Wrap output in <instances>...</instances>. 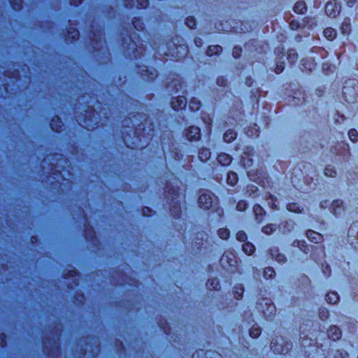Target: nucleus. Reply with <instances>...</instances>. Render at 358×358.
Instances as JSON below:
<instances>
[{"label": "nucleus", "mask_w": 358, "mask_h": 358, "mask_svg": "<svg viewBox=\"0 0 358 358\" xmlns=\"http://www.w3.org/2000/svg\"><path fill=\"white\" fill-rule=\"evenodd\" d=\"M232 157L227 153H220L217 156L218 162L222 166H227L231 162Z\"/></svg>", "instance_id": "10"}, {"label": "nucleus", "mask_w": 358, "mask_h": 358, "mask_svg": "<svg viewBox=\"0 0 358 358\" xmlns=\"http://www.w3.org/2000/svg\"><path fill=\"white\" fill-rule=\"evenodd\" d=\"M87 121L88 120H85V122H84V125H83V126L85 127L88 130L93 129H94V124H88Z\"/></svg>", "instance_id": "43"}, {"label": "nucleus", "mask_w": 358, "mask_h": 358, "mask_svg": "<svg viewBox=\"0 0 358 358\" xmlns=\"http://www.w3.org/2000/svg\"><path fill=\"white\" fill-rule=\"evenodd\" d=\"M81 1H82V0H70L71 4H73L75 6L78 5L80 3H81Z\"/></svg>", "instance_id": "48"}, {"label": "nucleus", "mask_w": 358, "mask_h": 358, "mask_svg": "<svg viewBox=\"0 0 358 358\" xmlns=\"http://www.w3.org/2000/svg\"><path fill=\"white\" fill-rule=\"evenodd\" d=\"M236 238L239 241L243 242L247 239V235L244 231H240L237 233Z\"/></svg>", "instance_id": "35"}, {"label": "nucleus", "mask_w": 358, "mask_h": 358, "mask_svg": "<svg viewBox=\"0 0 358 358\" xmlns=\"http://www.w3.org/2000/svg\"><path fill=\"white\" fill-rule=\"evenodd\" d=\"M276 230V227L273 224H269L263 227L262 232L265 234H272Z\"/></svg>", "instance_id": "20"}, {"label": "nucleus", "mask_w": 358, "mask_h": 358, "mask_svg": "<svg viewBox=\"0 0 358 358\" xmlns=\"http://www.w3.org/2000/svg\"><path fill=\"white\" fill-rule=\"evenodd\" d=\"M247 204L245 201H239L236 206V208L239 211H243L245 210Z\"/></svg>", "instance_id": "36"}, {"label": "nucleus", "mask_w": 358, "mask_h": 358, "mask_svg": "<svg viewBox=\"0 0 358 358\" xmlns=\"http://www.w3.org/2000/svg\"><path fill=\"white\" fill-rule=\"evenodd\" d=\"M210 157V152L207 148H203L199 151V158L201 161H207Z\"/></svg>", "instance_id": "18"}, {"label": "nucleus", "mask_w": 358, "mask_h": 358, "mask_svg": "<svg viewBox=\"0 0 358 358\" xmlns=\"http://www.w3.org/2000/svg\"><path fill=\"white\" fill-rule=\"evenodd\" d=\"M243 292V288H241V292H236L235 293V297L236 299H240L242 296Z\"/></svg>", "instance_id": "47"}, {"label": "nucleus", "mask_w": 358, "mask_h": 358, "mask_svg": "<svg viewBox=\"0 0 358 358\" xmlns=\"http://www.w3.org/2000/svg\"><path fill=\"white\" fill-rule=\"evenodd\" d=\"M185 24L189 29H194L196 24V20L194 17L189 16L187 17Z\"/></svg>", "instance_id": "27"}, {"label": "nucleus", "mask_w": 358, "mask_h": 358, "mask_svg": "<svg viewBox=\"0 0 358 358\" xmlns=\"http://www.w3.org/2000/svg\"><path fill=\"white\" fill-rule=\"evenodd\" d=\"M150 209L148 208H147L146 209H143V214L144 215H146V211H149Z\"/></svg>", "instance_id": "54"}, {"label": "nucleus", "mask_w": 358, "mask_h": 358, "mask_svg": "<svg viewBox=\"0 0 358 358\" xmlns=\"http://www.w3.org/2000/svg\"><path fill=\"white\" fill-rule=\"evenodd\" d=\"M215 201L214 195L211 192H206L201 194L198 203L201 208L207 210L213 206Z\"/></svg>", "instance_id": "1"}, {"label": "nucleus", "mask_w": 358, "mask_h": 358, "mask_svg": "<svg viewBox=\"0 0 358 358\" xmlns=\"http://www.w3.org/2000/svg\"><path fill=\"white\" fill-rule=\"evenodd\" d=\"M325 12L331 17H335L338 13L336 6L332 2H328L325 6Z\"/></svg>", "instance_id": "6"}, {"label": "nucleus", "mask_w": 358, "mask_h": 358, "mask_svg": "<svg viewBox=\"0 0 358 358\" xmlns=\"http://www.w3.org/2000/svg\"><path fill=\"white\" fill-rule=\"evenodd\" d=\"M324 36L329 41H332L336 36V31L334 29L328 27L324 30Z\"/></svg>", "instance_id": "14"}, {"label": "nucleus", "mask_w": 358, "mask_h": 358, "mask_svg": "<svg viewBox=\"0 0 358 358\" xmlns=\"http://www.w3.org/2000/svg\"><path fill=\"white\" fill-rule=\"evenodd\" d=\"M133 25L134 27L137 29V30H140L141 29H143L141 24V22L139 20H134L133 21Z\"/></svg>", "instance_id": "40"}, {"label": "nucleus", "mask_w": 358, "mask_h": 358, "mask_svg": "<svg viewBox=\"0 0 358 358\" xmlns=\"http://www.w3.org/2000/svg\"><path fill=\"white\" fill-rule=\"evenodd\" d=\"M236 134L232 129L227 131L224 133V136H223L224 141H226L227 143L231 142L233 140H234L236 138Z\"/></svg>", "instance_id": "15"}, {"label": "nucleus", "mask_w": 358, "mask_h": 358, "mask_svg": "<svg viewBox=\"0 0 358 358\" xmlns=\"http://www.w3.org/2000/svg\"><path fill=\"white\" fill-rule=\"evenodd\" d=\"M217 83L219 85L222 86L225 85L226 80L223 78H220L217 79Z\"/></svg>", "instance_id": "45"}, {"label": "nucleus", "mask_w": 358, "mask_h": 358, "mask_svg": "<svg viewBox=\"0 0 358 358\" xmlns=\"http://www.w3.org/2000/svg\"><path fill=\"white\" fill-rule=\"evenodd\" d=\"M324 173L327 176L334 178L336 176V171H335V169L332 166H327L324 169Z\"/></svg>", "instance_id": "22"}, {"label": "nucleus", "mask_w": 358, "mask_h": 358, "mask_svg": "<svg viewBox=\"0 0 358 358\" xmlns=\"http://www.w3.org/2000/svg\"><path fill=\"white\" fill-rule=\"evenodd\" d=\"M301 207L297 203H289L287 208L290 212L298 213L301 212Z\"/></svg>", "instance_id": "28"}, {"label": "nucleus", "mask_w": 358, "mask_h": 358, "mask_svg": "<svg viewBox=\"0 0 358 358\" xmlns=\"http://www.w3.org/2000/svg\"><path fill=\"white\" fill-rule=\"evenodd\" d=\"M172 86H174L176 87V91L174 92V93H178L182 87V83H180V81L179 80H173L171 84H170L169 85L168 87H171ZM171 94L173 93V92H171Z\"/></svg>", "instance_id": "26"}, {"label": "nucleus", "mask_w": 358, "mask_h": 358, "mask_svg": "<svg viewBox=\"0 0 358 358\" xmlns=\"http://www.w3.org/2000/svg\"><path fill=\"white\" fill-rule=\"evenodd\" d=\"M306 10L307 8L304 1H298L294 6V10L296 13L303 14Z\"/></svg>", "instance_id": "13"}, {"label": "nucleus", "mask_w": 358, "mask_h": 358, "mask_svg": "<svg viewBox=\"0 0 358 358\" xmlns=\"http://www.w3.org/2000/svg\"><path fill=\"white\" fill-rule=\"evenodd\" d=\"M51 129L57 132L63 130L64 124L58 116L54 117L50 122Z\"/></svg>", "instance_id": "5"}, {"label": "nucleus", "mask_w": 358, "mask_h": 358, "mask_svg": "<svg viewBox=\"0 0 358 358\" xmlns=\"http://www.w3.org/2000/svg\"><path fill=\"white\" fill-rule=\"evenodd\" d=\"M327 201H321V203H320V207H321L322 208H324H324H327Z\"/></svg>", "instance_id": "49"}, {"label": "nucleus", "mask_w": 358, "mask_h": 358, "mask_svg": "<svg viewBox=\"0 0 358 358\" xmlns=\"http://www.w3.org/2000/svg\"><path fill=\"white\" fill-rule=\"evenodd\" d=\"M227 181L229 185L231 186L235 185L238 181L237 174L232 171L228 173Z\"/></svg>", "instance_id": "16"}, {"label": "nucleus", "mask_w": 358, "mask_h": 358, "mask_svg": "<svg viewBox=\"0 0 358 358\" xmlns=\"http://www.w3.org/2000/svg\"><path fill=\"white\" fill-rule=\"evenodd\" d=\"M328 336L333 341H336L341 338V331L339 328L336 326L331 327L328 330Z\"/></svg>", "instance_id": "9"}, {"label": "nucleus", "mask_w": 358, "mask_h": 358, "mask_svg": "<svg viewBox=\"0 0 358 358\" xmlns=\"http://www.w3.org/2000/svg\"><path fill=\"white\" fill-rule=\"evenodd\" d=\"M349 138L353 142L358 141V132L356 129H352L348 132Z\"/></svg>", "instance_id": "29"}, {"label": "nucleus", "mask_w": 358, "mask_h": 358, "mask_svg": "<svg viewBox=\"0 0 358 358\" xmlns=\"http://www.w3.org/2000/svg\"><path fill=\"white\" fill-rule=\"evenodd\" d=\"M137 6L138 8H145L148 5V0H136Z\"/></svg>", "instance_id": "38"}, {"label": "nucleus", "mask_w": 358, "mask_h": 358, "mask_svg": "<svg viewBox=\"0 0 358 358\" xmlns=\"http://www.w3.org/2000/svg\"><path fill=\"white\" fill-rule=\"evenodd\" d=\"M268 308L271 309V311L275 310V307L272 305L269 306Z\"/></svg>", "instance_id": "53"}, {"label": "nucleus", "mask_w": 358, "mask_h": 358, "mask_svg": "<svg viewBox=\"0 0 358 358\" xmlns=\"http://www.w3.org/2000/svg\"><path fill=\"white\" fill-rule=\"evenodd\" d=\"M171 212H172V214L174 215V216H177L178 214H176V213H179L180 211V208H178V207H174V208H173L171 210Z\"/></svg>", "instance_id": "46"}, {"label": "nucleus", "mask_w": 358, "mask_h": 358, "mask_svg": "<svg viewBox=\"0 0 358 358\" xmlns=\"http://www.w3.org/2000/svg\"><path fill=\"white\" fill-rule=\"evenodd\" d=\"M320 315L321 319L324 320L325 318L327 317L328 312L322 310V312H320Z\"/></svg>", "instance_id": "44"}, {"label": "nucleus", "mask_w": 358, "mask_h": 358, "mask_svg": "<svg viewBox=\"0 0 358 358\" xmlns=\"http://www.w3.org/2000/svg\"><path fill=\"white\" fill-rule=\"evenodd\" d=\"M200 136V129L198 127H189L186 130V136L189 141L199 139Z\"/></svg>", "instance_id": "3"}, {"label": "nucleus", "mask_w": 358, "mask_h": 358, "mask_svg": "<svg viewBox=\"0 0 358 358\" xmlns=\"http://www.w3.org/2000/svg\"><path fill=\"white\" fill-rule=\"evenodd\" d=\"M284 68H285L284 63L280 62L277 64L275 71L276 73L279 74L282 72V71L284 70Z\"/></svg>", "instance_id": "37"}, {"label": "nucleus", "mask_w": 358, "mask_h": 358, "mask_svg": "<svg viewBox=\"0 0 358 358\" xmlns=\"http://www.w3.org/2000/svg\"><path fill=\"white\" fill-rule=\"evenodd\" d=\"M279 343L278 341H271V349L275 353L277 354H286L289 352L291 348V345L289 343L285 344V341L282 338H280Z\"/></svg>", "instance_id": "2"}, {"label": "nucleus", "mask_w": 358, "mask_h": 358, "mask_svg": "<svg viewBox=\"0 0 358 358\" xmlns=\"http://www.w3.org/2000/svg\"><path fill=\"white\" fill-rule=\"evenodd\" d=\"M350 29V23L347 21H345L343 22L341 26V30L343 34H348Z\"/></svg>", "instance_id": "34"}, {"label": "nucleus", "mask_w": 358, "mask_h": 358, "mask_svg": "<svg viewBox=\"0 0 358 358\" xmlns=\"http://www.w3.org/2000/svg\"><path fill=\"white\" fill-rule=\"evenodd\" d=\"M261 334V329L259 327H252L250 331V335L252 338H257Z\"/></svg>", "instance_id": "30"}, {"label": "nucleus", "mask_w": 358, "mask_h": 358, "mask_svg": "<svg viewBox=\"0 0 358 358\" xmlns=\"http://www.w3.org/2000/svg\"><path fill=\"white\" fill-rule=\"evenodd\" d=\"M222 50V47L220 45H212L208 48L207 54L213 55L214 54H218Z\"/></svg>", "instance_id": "24"}, {"label": "nucleus", "mask_w": 358, "mask_h": 358, "mask_svg": "<svg viewBox=\"0 0 358 358\" xmlns=\"http://www.w3.org/2000/svg\"><path fill=\"white\" fill-rule=\"evenodd\" d=\"M254 213L256 215V219L257 222H260L262 221V218L259 217L262 216L264 213L263 208L258 204L255 205L254 206Z\"/></svg>", "instance_id": "19"}, {"label": "nucleus", "mask_w": 358, "mask_h": 358, "mask_svg": "<svg viewBox=\"0 0 358 358\" xmlns=\"http://www.w3.org/2000/svg\"><path fill=\"white\" fill-rule=\"evenodd\" d=\"M229 255H233V254L227 253V252H225V253L223 254V255H222V257H221V259H220V262H221L222 264L224 265V264L225 262H228L230 266H233V264L231 263V260H230V262L228 261L229 259Z\"/></svg>", "instance_id": "33"}, {"label": "nucleus", "mask_w": 358, "mask_h": 358, "mask_svg": "<svg viewBox=\"0 0 358 358\" xmlns=\"http://www.w3.org/2000/svg\"><path fill=\"white\" fill-rule=\"evenodd\" d=\"M155 77H157V71L155 70H153L150 71L149 75H148V80H152Z\"/></svg>", "instance_id": "42"}, {"label": "nucleus", "mask_w": 358, "mask_h": 358, "mask_svg": "<svg viewBox=\"0 0 358 358\" xmlns=\"http://www.w3.org/2000/svg\"><path fill=\"white\" fill-rule=\"evenodd\" d=\"M331 212L337 215H340L343 210V201L341 200H335L331 203Z\"/></svg>", "instance_id": "7"}, {"label": "nucleus", "mask_w": 358, "mask_h": 358, "mask_svg": "<svg viewBox=\"0 0 358 358\" xmlns=\"http://www.w3.org/2000/svg\"><path fill=\"white\" fill-rule=\"evenodd\" d=\"M243 250L246 255H251L255 252V248L252 243L248 242L243 245Z\"/></svg>", "instance_id": "17"}, {"label": "nucleus", "mask_w": 358, "mask_h": 358, "mask_svg": "<svg viewBox=\"0 0 358 358\" xmlns=\"http://www.w3.org/2000/svg\"><path fill=\"white\" fill-rule=\"evenodd\" d=\"M241 53V49L238 47H235L233 50V55L235 58L240 57Z\"/></svg>", "instance_id": "39"}, {"label": "nucleus", "mask_w": 358, "mask_h": 358, "mask_svg": "<svg viewBox=\"0 0 358 358\" xmlns=\"http://www.w3.org/2000/svg\"><path fill=\"white\" fill-rule=\"evenodd\" d=\"M264 275L267 278H272L275 275V271L273 268L267 267L264 271Z\"/></svg>", "instance_id": "31"}, {"label": "nucleus", "mask_w": 358, "mask_h": 358, "mask_svg": "<svg viewBox=\"0 0 358 358\" xmlns=\"http://www.w3.org/2000/svg\"><path fill=\"white\" fill-rule=\"evenodd\" d=\"M207 285L210 289H220V283L217 278H213L209 280Z\"/></svg>", "instance_id": "21"}, {"label": "nucleus", "mask_w": 358, "mask_h": 358, "mask_svg": "<svg viewBox=\"0 0 358 358\" xmlns=\"http://www.w3.org/2000/svg\"><path fill=\"white\" fill-rule=\"evenodd\" d=\"M186 104L187 99L184 96H178L177 97L173 98L171 101V106L175 110L182 108L186 106Z\"/></svg>", "instance_id": "4"}, {"label": "nucleus", "mask_w": 358, "mask_h": 358, "mask_svg": "<svg viewBox=\"0 0 358 358\" xmlns=\"http://www.w3.org/2000/svg\"><path fill=\"white\" fill-rule=\"evenodd\" d=\"M307 238L313 243H318L321 242L322 235L315 231L308 230L306 233Z\"/></svg>", "instance_id": "8"}, {"label": "nucleus", "mask_w": 358, "mask_h": 358, "mask_svg": "<svg viewBox=\"0 0 358 358\" xmlns=\"http://www.w3.org/2000/svg\"><path fill=\"white\" fill-rule=\"evenodd\" d=\"M277 260H278V262H284V260H285V257H284V256H282V255H279V256L278 257V259H277Z\"/></svg>", "instance_id": "50"}, {"label": "nucleus", "mask_w": 358, "mask_h": 358, "mask_svg": "<svg viewBox=\"0 0 358 358\" xmlns=\"http://www.w3.org/2000/svg\"><path fill=\"white\" fill-rule=\"evenodd\" d=\"M171 200L174 205L178 203L179 200L178 199V194L176 193V191L173 192Z\"/></svg>", "instance_id": "41"}, {"label": "nucleus", "mask_w": 358, "mask_h": 358, "mask_svg": "<svg viewBox=\"0 0 358 358\" xmlns=\"http://www.w3.org/2000/svg\"><path fill=\"white\" fill-rule=\"evenodd\" d=\"M325 299L329 303L335 304L338 301L339 296L336 292H331L327 294Z\"/></svg>", "instance_id": "12"}, {"label": "nucleus", "mask_w": 358, "mask_h": 358, "mask_svg": "<svg viewBox=\"0 0 358 358\" xmlns=\"http://www.w3.org/2000/svg\"><path fill=\"white\" fill-rule=\"evenodd\" d=\"M290 26H291L292 29H293L298 27V25L293 22L290 24Z\"/></svg>", "instance_id": "51"}, {"label": "nucleus", "mask_w": 358, "mask_h": 358, "mask_svg": "<svg viewBox=\"0 0 358 358\" xmlns=\"http://www.w3.org/2000/svg\"><path fill=\"white\" fill-rule=\"evenodd\" d=\"M76 273V271H73L72 273H71V275L72 276H74V274Z\"/></svg>", "instance_id": "55"}, {"label": "nucleus", "mask_w": 358, "mask_h": 358, "mask_svg": "<svg viewBox=\"0 0 358 358\" xmlns=\"http://www.w3.org/2000/svg\"><path fill=\"white\" fill-rule=\"evenodd\" d=\"M13 9L15 10H20L22 7V0H9Z\"/></svg>", "instance_id": "32"}, {"label": "nucleus", "mask_w": 358, "mask_h": 358, "mask_svg": "<svg viewBox=\"0 0 358 358\" xmlns=\"http://www.w3.org/2000/svg\"><path fill=\"white\" fill-rule=\"evenodd\" d=\"M79 38V31L76 29L71 28L68 31V35L66 36V41L67 43H71L73 40L78 39Z\"/></svg>", "instance_id": "11"}, {"label": "nucleus", "mask_w": 358, "mask_h": 358, "mask_svg": "<svg viewBox=\"0 0 358 358\" xmlns=\"http://www.w3.org/2000/svg\"><path fill=\"white\" fill-rule=\"evenodd\" d=\"M357 358H358V357H357Z\"/></svg>", "instance_id": "56"}, {"label": "nucleus", "mask_w": 358, "mask_h": 358, "mask_svg": "<svg viewBox=\"0 0 358 358\" xmlns=\"http://www.w3.org/2000/svg\"><path fill=\"white\" fill-rule=\"evenodd\" d=\"M295 55H296V54L295 52H294V50H290V51H289V57H290V58H291V57H292V56H293V57H294Z\"/></svg>", "instance_id": "52"}, {"label": "nucleus", "mask_w": 358, "mask_h": 358, "mask_svg": "<svg viewBox=\"0 0 358 358\" xmlns=\"http://www.w3.org/2000/svg\"><path fill=\"white\" fill-rule=\"evenodd\" d=\"M200 106H201L200 101L199 100H197L196 98H193L189 101V108L194 111L197 110L200 108Z\"/></svg>", "instance_id": "25"}, {"label": "nucleus", "mask_w": 358, "mask_h": 358, "mask_svg": "<svg viewBox=\"0 0 358 358\" xmlns=\"http://www.w3.org/2000/svg\"><path fill=\"white\" fill-rule=\"evenodd\" d=\"M218 236L223 240H227L229 236V231L227 228H221L217 231Z\"/></svg>", "instance_id": "23"}]
</instances>
